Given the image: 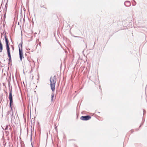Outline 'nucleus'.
<instances>
[{"label": "nucleus", "instance_id": "obj_1", "mask_svg": "<svg viewBox=\"0 0 147 147\" xmlns=\"http://www.w3.org/2000/svg\"><path fill=\"white\" fill-rule=\"evenodd\" d=\"M56 80V78L55 76H54L53 77H51L50 79L51 88L53 91H54L55 89Z\"/></svg>", "mask_w": 147, "mask_h": 147}, {"label": "nucleus", "instance_id": "obj_2", "mask_svg": "<svg viewBox=\"0 0 147 147\" xmlns=\"http://www.w3.org/2000/svg\"><path fill=\"white\" fill-rule=\"evenodd\" d=\"M5 40L6 42V47L7 50V53L9 58V61L11 60V57L10 55V48L9 47V41L7 38L5 36Z\"/></svg>", "mask_w": 147, "mask_h": 147}, {"label": "nucleus", "instance_id": "obj_3", "mask_svg": "<svg viewBox=\"0 0 147 147\" xmlns=\"http://www.w3.org/2000/svg\"><path fill=\"white\" fill-rule=\"evenodd\" d=\"M9 100H10V107L11 108V109H12L11 107V103L13 102V99H12V90H11L10 91L9 93Z\"/></svg>", "mask_w": 147, "mask_h": 147}, {"label": "nucleus", "instance_id": "obj_4", "mask_svg": "<svg viewBox=\"0 0 147 147\" xmlns=\"http://www.w3.org/2000/svg\"><path fill=\"white\" fill-rule=\"evenodd\" d=\"M91 118L90 116L89 115H86L85 116H82L80 117V119L82 120H88Z\"/></svg>", "mask_w": 147, "mask_h": 147}, {"label": "nucleus", "instance_id": "obj_5", "mask_svg": "<svg viewBox=\"0 0 147 147\" xmlns=\"http://www.w3.org/2000/svg\"><path fill=\"white\" fill-rule=\"evenodd\" d=\"M19 52L20 58L21 61L23 57V53L22 50H22H21L20 48H19Z\"/></svg>", "mask_w": 147, "mask_h": 147}, {"label": "nucleus", "instance_id": "obj_6", "mask_svg": "<svg viewBox=\"0 0 147 147\" xmlns=\"http://www.w3.org/2000/svg\"><path fill=\"white\" fill-rule=\"evenodd\" d=\"M3 49V45L1 42V41L0 40V53H1L2 52Z\"/></svg>", "mask_w": 147, "mask_h": 147}, {"label": "nucleus", "instance_id": "obj_7", "mask_svg": "<svg viewBox=\"0 0 147 147\" xmlns=\"http://www.w3.org/2000/svg\"><path fill=\"white\" fill-rule=\"evenodd\" d=\"M54 93H52L51 95V101L53 102L54 101L53 98L54 96Z\"/></svg>", "mask_w": 147, "mask_h": 147}, {"label": "nucleus", "instance_id": "obj_8", "mask_svg": "<svg viewBox=\"0 0 147 147\" xmlns=\"http://www.w3.org/2000/svg\"><path fill=\"white\" fill-rule=\"evenodd\" d=\"M134 132V130L133 129H132L130 131V132L131 134L132 133Z\"/></svg>", "mask_w": 147, "mask_h": 147}, {"label": "nucleus", "instance_id": "obj_9", "mask_svg": "<svg viewBox=\"0 0 147 147\" xmlns=\"http://www.w3.org/2000/svg\"><path fill=\"white\" fill-rule=\"evenodd\" d=\"M11 46L12 47V50H14V47L13 46V45H11Z\"/></svg>", "mask_w": 147, "mask_h": 147}]
</instances>
